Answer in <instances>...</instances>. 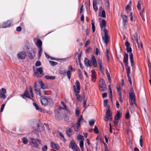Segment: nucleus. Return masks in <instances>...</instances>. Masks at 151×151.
Wrapping results in <instances>:
<instances>
[{
  "label": "nucleus",
  "instance_id": "52",
  "mask_svg": "<svg viewBox=\"0 0 151 151\" xmlns=\"http://www.w3.org/2000/svg\"><path fill=\"white\" fill-rule=\"evenodd\" d=\"M101 17L103 18H105L106 17L105 12L104 10H102L101 12Z\"/></svg>",
  "mask_w": 151,
  "mask_h": 151
},
{
  "label": "nucleus",
  "instance_id": "13",
  "mask_svg": "<svg viewBox=\"0 0 151 151\" xmlns=\"http://www.w3.org/2000/svg\"><path fill=\"white\" fill-rule=\"evenodd\" d=\"M26 55V53L24 51H21L17 54V58L19 59L24 58Z\"/></svg>",
  "mask_w": 151,
  "mask_h": 151
},
{
  "label": "nucleus",
  "instance_id": "3",
  "mask_svg": "<svg viewBox=\"0 0 151 151\" xmlns=\"http://www.w3.org/2000/svg\"><path fill=\"white\" fill-rule=\"evenodd\" d=\"M30 143L32 147L39 148V145L41 143V141L38 139L30 138Z\"/></svg>",
  "mask_w": 151,
  "mask_h": 151
},
{
  "label": "nucleus",
  "instance_id": "19",
  "mask_svg": "<svg viewBox=\"0 0 151 151\" xmlns=\"http://www.w3.org/2000/svg\"><path fill=\"white\" fill-rule=\"evenodd\" d=\"M97 62L99 66V68L100 70L101 71H104V70L103 68V65L102 61L100 58H98L97 59Z\"/></svg>",
  "mask_w": 151,
  "mask_h": 151
},
{
  "label": "nucleus",
  "instance_id": "57",
  "mask_svg": "<svg viewBox=\"0 0 151 151\" xmlns=\"http://www.w3.org/2000/svg\"><path fill=\"white\" fill-rule=\"evenodd\" d=\"M41 63L40 61H37L35 64V65L36 66H39L41 65Z\"/></svg>",
  "mask_w": 151,
  "mask_h": 151
},
{
  "label": "nucleus",
  "instance_id": "28",
  "mask_svg": "<svg viewBox=\"0 0 151 151\" xmlns=\"http://www.w3.org/2000/svg\"><path fill=\"white\" fill-rule=\"evenodd\" d=\"M145 12H144V8H143L141 12H140V15L142 19L144 21L145 20V18L144 17L143 14H144Z\"/></svg>",
  "mask_w": 151,
  "mask_h": 151
},
{
  "label": "nucleus",
  "instance_id": "48",
  "mask_svg": "<svg viewBox=\"0 0 151 151\" xmlns=\"http://www.w3.org/2000/svg\"><path fill=\"white\" fill-rule=\"evenodd\" d=\"M118 95L119 96V101H120V102H121L122 103V102H123V99L122 98V94H119Z\"/></svg>",
  "mask_w": 151,
  "mask_h": 151
},
{
  "label": "nucleus",
  "instance_id": "49",
  "mask_svg": "<svg viewBox=\"0 0 151 151\" xmlns=\"http://www.w3.org/2000/svg\"><path fill=\"white\" fill-rule=\"evenodd\" d=\"M33 106L35 107L37 110H39L40 109L35 103H33Z\"/></svg>",
  "mask_w": 151,
  "mask_h": 151
},
{
  "label": "nucleus",
  "instance_id": "46",
  "mask_svg": "<svg viewBox=\"0 0 151 151\" xmlns=\"http://www.w3.org/2000/svg\"><path fill=\"white\" fill-rule=\"evenodd\" d=\"M122 19L124 22L127 21V17L125 15H123L122 16Z\"/></svg>",
  "mask_w": 151,
  "mask_h": 151
},
{
  "label": "nucleus",
  "instance_id": "18",
  "mask_svg": "<svg viewBox=\"0 0 151 151\" xmlns=\"http://www.w3.org/2000/svg\"><path fill=\"white\" fill-rule=\"evenodd\" d=\"M106 21L104 19H102L101 20V23L100 24V26L101 30H102L103 29H106Z\"/></svg>",
  "mask_w": 151,
  "mask_h": 151
},
{
  "label": "nucleus",
  "instance_id": "22",
  "mask_svg": "<svg viewBox=\"0 0 151 151\" xmlns=\"http://www.w3.org/2000/svg\"><path fill=\"white\" fill-rule=\"evenodd\" d=\"M66 133L68 137H70L72 135V130L71 128L67 129L66 131Z\"/></svg>",
  "mask_w": 151,
  "mask_h": 151
},
{
  "label": "nucleus",
  "instance_id": "39",
  "mask_svg": "<svg viewBox=\"0 0 151 151\" xmlns=\"http://www.w3.org/2000/svg\"><path fill=\"white\" fill-rule=\"evenodd\" d=\"M39 48V50L38 51V58H40L41 56V54L42 53V48Z\"/></svg>",
  "mask_w": 151,
  "mask_h": 151
},
{
  "label": "nucleus",
  "instance_id": "12",
  "mask_svg": "<svg viewBox=\"0 0 151 151\" xmlns=\"http://www.w3.org/2000/svg\"><path fill=\"white\" fill-rule=\"evenodd\" d=\"M138 34L137 33H135L133 35V40L134 42L135 45L138 46L139 48V43H138Z\"/></svg>",
  "mask_w": 151,
  "mask_h": 151
},
{
  "label": "nucleus",
  "instance_id": "1",
  "mask_svg": "<svg viewBox=\"0 0 151 151\" xmlns=\"http://www.w3.org/2000/svg\"><path fill=\"white\" fill-rule=\"evenodd\" d=\"M39 83L41 86V88H42V89H35V91L36 93V94L39 95V96L45 95V91L44 89L46 88V85L42 81H40Z\"/></svg>",
  "mask_w": 151,
  "mask_h": 151
},
{
  "label": "nucleus",
  "instance_id": "56",
  "mask_svg": "<svg viewBox=\"0 0 151 151\" xmlns=\"http://www.w3.org/2000/svg\"><path fill=\"white\" fill-rule=\"evenodd\" d=\"M127 77L128 78V81L129 82L130 84V85H131L132 84V82L131 79L129 75H127Z\"/></svg>",
  "mask_w": 151,
  "mask_h": 151
},
{
  "label": "nucleus",
  "instance_id": "64",
  "mask_svg": "<svg viewBox=\"0 0 151 151\" xmlns=\"http://www.w3.org/2000/svg\"><path fill=\"white\" fill-rule=\"evenodd\" d=\"M105 6L106 7L108 8L109 6V1H105Z\"/></svg>",
  "mask_w": 151,
  "mask_h": 151
},
{
  "label": "nucleus",
  "instance_id": "7",
  "mask_svg": "<svg viewBox=\"0 0 151 151\" xmlns=\"http://www.w3.org/2000/svg\"><path fill=\"white\" fill-rule=\"evenodd\" d=\"M35 76L38 77H41L43 75V70L42 67L38 68L36 70L34 71Z\"/></svg>",
  "mask_w": 151,
  "mask_h": 151
},
{
  "label": "nucleus",
  "instance_id": "15",
  "mask_svg": "<svg viewBox=\"0 0 151 151\" xmlns=\"http://www.w3.org/2000/svg\"><path fill=\"white\" fill-rule=\"evenodd\" d=\"M55 117L57 120L58 121L61 120L63 119V117L59 111L56 110L55 111Z\"/></svg>",
  "mask_w": 151,
  "mask_h": 151
},
{
  "label": "nucleus",
  "instance_id": "31",
  "mask_svg": "<svg viewBox=\"0 0 151 151\" xmlns=\"http://www.w3.org/2000/svg\"><path fill=\"white\" fill-rule=\"evenodd\" d=\"M109 51L107 49V48L106 49V56L107 58V59H106V60L107 61V62H109V60H110V59H109Z\"/></svg>",
  "mask_w": 151,
  "mask_h": 151
},
{
  "label": "nucleus",
  "instance_id": "6",
  "mask_svg": "<svg viewBox=\"0 0 151 151\" xmlns=\"http://www.w3.org/2000/svg\"><path fill=\"white\" fill-rule=\"evenodd\" d=\"M104 35L102 36V39L104 43L107 45L108 43L109 37L107 30L104 29Z\"/></svg>",
  "mask_w": 151,
  "mask_h": 151
},
{
  "label": "nucleus",
  "instance_id": "9",
  "mask_svg": "<svg viewBox=\"0 0 151 151\" xmlns=\"http://www.w3.org/2000/svg\"><path fill=\"white\" fill-rule=\"evenodd\" d=\"M40 96L41 97L40 99L42 105L44 106H45L47 105L48 102V99L45 97L44 96L42 95Z\"/></svg>",
  "mask_w": 151,
  "mask_h": 151
},
{
  "label": "nucleus",
  "instance_id": "11",
  "mask_svg": "<svg viewBox=\"0 0 151 151\" xmlns=\"http://www.w3.org/2000/svg\"><path fill=\"white\" fill-rule=\"evenodd\" d=\"M13 23L10 20H8L6 22L3 23L2 24V27L3 28H6L12 26Z\"/></svg>",
  "mask_w": 151,
  "mask_h": 151
},
{
  "label": "nucleus",
  "instance_id": "45",
  "mask_svg": "<svg viewBox=\"0 0 151 151\" xmlns=\"http://www.w3.org/2000/svg\"><path fill=\"white\" fill-rule=\"evenodd\" d=\"M116 89L117 90V92L118 93V95L122 94L121 92V89L120 88L119 86L118 87H117L116 88Z\"/></svg>",
  "mask_w": 151,
  "mask_h": 151
},
{
  "label": "nucleus",
  "instance_id": "60",
  "mask_svg": "<svg viewBox=\"0 0 151 151\" xmlns=\"http://www.w3.org/2000/svg\"><path fill=\"white\" fill-rule=\"evenodd\" d=\"M5 106V104H3L2 105L1 108V110H0V112H1L3 111L4 109Z\"/></svg>",
  "mask_w": 151,
  "mask_h": 151
},
{
  "label": "nucleus",
  "instance_id": "30",
  "mask_svg": "<svg viewBox=\"0 0 151 151\" xmlns=\"http://www.w3.org/2000/svg\"><path fill=\"white\" fill-rule=\"evenodd\" d=\"M95 22L93 20H92L91 21V25H92V31L93 32H94L95 31V27L94 25Z\"/></svg>",
  "mask_w": 151,
  "mask_h": 151
},
{
  "label": "nucleus",
  "instance_id": "47",
  "mask_svg": "<svg viewBox=\"0 0 151 151\" xmlns=\"http://www.w3.org/2000/svg\"><path fill=\"white\" fill-rule=\"evenodd\" d=\"M108 103V100L107 99H105L104 101V105L105 106H107L108 107V106H109L107 105V103ZM108 109V107H107V109Z\"/></svg>",
  "mask_w": 151,
  "mask_h": 151
},
{
  "label": "nucleus",
  "instance_id": "32",
  "mask_svg": "<svg viewBox=\"0 0 151 151\" xmlns=\"http://www.w3.org/2000/svg\"><path fill=\"white\" fill-rule=\"evenodd\" d=\"M38 131L39 132L42 131L44 130V127L43 125H41L40 126L38 125Z\"/></svg>",
  "mask_w": 151,
  "mask_h": 151
},
{
  "label": "nucleus",
  "instance_id": "34",
  "mask_svg": "<svg viewBox=\"0 0 151 151\" xmlns=\"http://www.w3.org/2000/svg\"><path fill=\"white\" fill-rule=\"evenodd\" d=\"M22 142L24 144H27L28 142V139L25 137H23L22 138Z\"/></svg>",
  "mask_w": 151,
  "mask_h": 151
},
{
  "label": "nucleus",
  "instance_id": "62",
  "mask_svg": "<svg viewBox=\"0 0 151 151\" xmlns=\"http://www.w3.org/2000/svg\"><path fill=\"white\" fill-rule=\"evenodd\" d=\"M16 30L17 31L20 32L22 30V27L20 26H19L17 28Z\"/></svg>",
  "mask_w": 151,
  "mask_h": 151
},
{
  "label": "nucleus",
  "instance_id": "35",
  "mask_svg": "<svg viewBox=\"0 0 151 151\" xmlns=\"http://www.w3.org/2000/svg\"><path fill=\"white\" fill-rule=\"evenodd\" d=\"M76 146V144L75 142H71L69 145V147L72 149Z\"/></svg>",
  "mask_w": 151,
  "mask_h": 151
},
{
  "label": "nucleus",
  "instance_id": "43",
  "mask_svg": "<svg viewBox=\"0 0 151 151\" xmlns=\"http://www.w3.org/2000/svg\"><path fill=\"white\" fill-rule=\"evenodd\" d=\"M120 114L119 111H117V114L115 116V119H119L120 117Z\"/></svg>",
  "mask_w": 151,
  "mask_h": 151
},
{
  "label": "nucleus",
  "instance_id": "58",
  "mask_svg": "<svg viewBox=\"0 0 151 151\" xmlns=\"http://www.w3.org/2000/svg\"><path fill=\"white\" fill-rule=\"evenodd\" d=\"M110 85H111V84H110L108 88H109V93L110 94V97L111 98H112V91L111 90V88Z\"/></svg>",
  "mask_w": 151,
  "mask_h": 151
},
{
  "label": "nucleus",
  "instance_id": "24",
  "mask_svg": "<svg viewBox=\"0 0 151 151\" xmlns=\"http://www.w3.org/2000/svg\"><path fill=\"white\" fill-rule=\"evenodd\" d=\"M83 120V117L82 115H80L79 118L78 119L76 124L78 125V126H80L81 124V122H82V121Z\"/></svg>",
  "mask_w": 151,
  "mask_h": 151
},
{
  "label": "nucleus",
  "instance_id": "41",
  "mask_svg": "<svg viewBox=\"0 0 151 151\" xmlns=\"http://www.w3.org/2000/svg\"><path fill=\"white\" fill-rule=\"evenodd\" d=\"M79 145H80V147H81V149H82L83 148V140H81L80 141Z\"/></svg>",
  "mask_w": 151,
  "mask_h": 151
},
{
  "label": "nucleus",
  "instance_id": "44",
  "mask_svg": "<svg viewBox=\"0 0 151 151\" xmlns=\"http://www.w3.org/2000/svg\"><path fill=\"white\" fill-rule=\"evenodd\" d=\"M94 122L95 121L94 120H91L89 121V124L90 126H92L94 124Z\"/></svg>",
  "mask_w": 151,
  "mask_h": 151
},
{
  "label": "nucleus",
  "instance_id": "17",
  "mask_svg": "<svg viewBox=\"0 0 151 151\" xmlns=\"http://www.w3.org/2000/svg\"><path fill=\"white\" fill-rule=\"evenodd\" d=\"M84 62L85 65L87 67H88L92 65H91V64L92 63L91 59L88 60L87 58H85L84 59Z\"/></svg>",
  "mask_w": 151,
  "mask_h": 151
},
{
  "label": "nucleus",
  "instance_id": "29",
  "mask_svg": "<svg viewBox=\"0 0 151 151\" xmlns=\"http://www.w3.org/2000/svg\"><path fill=\"white\" fill-rule=\"evenodd\" d=\"M45 77L47 79H50L51 80H54L55 78V77L54 76H50L48 75L45 76Z\"/></svg>",
  "mask_w": 151,
  "mask_h": 151
},
{
  "label": "nucleus",
  "instance_id": "40",
  "mask_svg": "<svg viewBox=\"0 0 151 151\" xmlns=\"http://www.w3.org/2000/svg\"><path fill=\"white\" fill-rule=\"evenodd\" d=\"M66 73H67V75L68 76V78L70 79L71 76V71L68 70L67 72H66Z\"/></svg>",
  "mask_w": 151,
  "mask_h": 151
},
{
  "label": "nucleus",
  "instance_id": "4",
  "mask_svg": "<svg viewBox=\"0 0 151 151\" xmlns=\"http://www.w3.org/2000/svg\"><path fill=\"white\" fill-rule=\"evenodd\" d=\"M99 88L100 90L102 91H105L107 88L104 80L101 79L99 81Z\"/></svg>",
  "mask_w": 151,
  "mask_h": 151
},
{
  "label": "nucleus",
  "instance_id": "16",
  "mask_svg": "<svg viewBox=\"0 0 151 151\" xmlns=\"http://www.w3.org/2000/svg\"><path fill=\"white\" fill-rule=\"evenodd\" d=\"M91 57V60L92 63H91V65H93L95 67H96L97 65L96 59L94 55H92Z\"/></svg>",
  "mask_w": 151,
  "mask_h": 151
},
{
  "label": "nucleus",
  "instance_id": "27",
  "mask_svg": "<svg viewBox=\"0 0 151 151\" xmlns=\"http://www.w3.org/2000/svg\"><path fill=\"white\" fill-rule=\"evenodd\" d=\"M93 6L95 12H96L98 10V8L96 6V1H93Z\"/></svg>",
  "mask_w": 151,
  "mask_h": 151
},
{
  "label": "nucleus",
  "instance_id": "8",
  "mask_svg": "<svg viewBox=\"0 0 151 151\" xmlns=\"http://www.w3.org/2000/svg\"><path fill=\"white\" fill-rule=\"evenodd\" d=\"M132 51V49L131 47H127V52H130L129 53V59L131 64V66L132 67V68H133L134 63L133 59V54L131 52Z\"/></svg>",
  "mask_w": 151,
  "mask_h": 151
},
{
  "label": "nucleus",
  "instance_id": "23",
  "mask_svg": "<svg viewBox=\"0 0 151 151\" xmlns=\"http://www.w3.org/2000/svg\"><path fill=\"white\" fill-rule=\"evenodd\" d=\"M125 66L126 67L127 75H130V67L128 65V64L125 65Z\"/></svg>",
  "mask_w": 151,
  "mask_h": 151
},
{
  "label": "nucleus",
  "instance_id": "50",
  "mask_svg": "<svg viewBox=\"0 0 151 151\" xmlns=\"http://www.w3.org/2000/svg\"><path fill=\"white\" fill-rule=\"evenodd\" d=\"M72 149L74 151H79V148L76 146L74 147Z\"/></svg>",
  "mask_w": 151,
  "mask_h": 151
},
{
  "label": "nucleus",
  "instance_id": "59",
  "mask_svg": "<svg viewBox=\"0 0 151 151\" xmlns=\"http://www.w3.org/2000/svg\"><path fill=\"white\" fill-rule=\"evenodd\" d=\"M148 67L149 70L151 69V65L150 62L149 61H148L147 62Z\"/></svg>",
  "mask_w": 151,
  "mask_h": 151
},
{
  "label": "nucleus",
  "instance_id": "37",
  "mask_svg": "<svg viewBox=\"0 0 151 151\" xmlns=\"http://www.w3.org/2000/svg\"><path fill=\"white\" fill-rule=\"evenodd\" d=\"M49 63L51 65H52V66H55L58 64V63L57 62L52 61H49Z\"/></svg>",
  "mask_w": 151,
  "mask_h": 151
},
{
  "label": "nucleus",
  "instance_id": "36",
  "mask_svg": "<svg viewBox=\"0 0 151 151\" xmlns=\"http://www.w3.org/2000/svg\"><path fill=\"white\" fill-rule=\"evenodd\" d=\"M130 20L132 22H134L135 21L134 15L132 12L130 13Z\"/></svg>",
  "mask_w": 151,
  "mask_h": 151
},
{
  "label": "nucleus",
  "instance_id": "21",
  "mask_svg": "<svg viewBox=\"0 0 151 151\" xmlns=\"http://www.w3.org/2000/svg\"><path fill=\"white\" fill-rule=\"evenodd\" d=\"M128 55L126 53L124 54L123 59V62L125 64V65L128 64Z\"/></svg>",
  "mask_w": 151,
  "mask_h": 151
},
{
  "label": "nucleus",
  "instance_id": "51",
  "mask_svg": "<svg viewBox=\"0 0 151 151\" xmlns=\"http://www.w3.org/2000/svg\"><path fill=\"white\" fill-rule=\"evenodd\" d=\"M77 138L78 140H83L84 139L83 136L81 135H79L78 136Z\"/></svg>",
  "mask_w": 151,
  "mask_h": 151
},
{
  "label": "nucleus",
  "instance_id": "5",
  "mask_svg": "<svg viewBox=\"0 0 151 151\" xmlns=\"http://www.w3.org/2000/svg\"><path fill=\"white\" fill-rule=\"evenodd\" d=\"M110 106H108V109H107L106 111L105 116V119H104L105 121H107L109 119L110 121L112 120V114L110 111Z\"/></svg>",
  "mask_w": 151,
  "mask_h": 151
},
{
  "label": "nucleus",
  "instance_id": "10",
  "mask_svg": "<svg viewBox=\"0 0 151 151\" xmlns=\"http://www.w3.org/2000/svg\"><path fill=\"white\" fill-rule=\"evenodd\" d=\"M6 90L4 88H2L0 90V98L3 99L6 98V96L5 95L6 93Z\"/></svg>",
  "mask_w": 151,
  "mask_h": 151
},
{
  "label": "nucleus",
  "instance_id": "54",
  "mask_svg": "<svg viewBox=\"0 0 151 151\" xmlns=\"http://www.w3.org/2000/svg\"><path fill=\"white\" fill-rule=\"evenodd\" d=\"M142 136H141L140 138L139 139V143H140V146L141 147H142L143 146V140L142 138Z\"/></svg>",
  "mask_w": 151,
  "mask_h": 151
},
{
  "label": "nucleus",
  "instance_id": "55",
  "mask_svg": "<svg viewBox=\"0 0 151 151\" xmlns=\"http://www.w3.org/2000/svg\"><path fill=\"white\" fill-rule=\"evenodd\" d=\"M94 132L96 133H98V130L97 127L96 125L95 126V128L94 129Z\"/></svg>",
  "mask_w": 151,
  "mask_h": 151
},
{
  "label": "nucleus",
  "instance_id": "2",
  "mask_svg": "<svg viewBox=\"0 0 151 151\" xmlns=\"http://www.w3.org/2000/svg\"><path fill=\"white\" fill-rule=\"evenodd\" d=\"M129 96L130 99V105L131 106L134 105V107H137V104L136 102L135 94L133 88H131L129 93Z\"/></svg>",
  "mask_w": 151,
  "mask_h": 151
},
{
  "label": "nucleus",
  "instance_id": "33",
  "mask_svg": "<svg viewBox=\"0 0 151 151\" xmlns=\"http://www.w3.org/2000/svg\"><path fill=\"white\" fill-rule=\"evenodd\" d=\"M24 95L25 96V97L31 99L30 96L29 94L28 93V92L27 90H26L24 92Z\"/></svg>",
  "mask_w": 151,
  "mask_h": 151
},
{
  "label": "nucleus",
  "instance_id": "53",
  "mask_svg": "<svg viewBox=\"0 0 151 151\" xmlns=\"http://www.w3.org/2000/svg\"><path fill=\"white\" fill-rule=\"evenodd\" d=\"M59 134L60 137V139L62 140H63L65 139L64 137V135L62 134L61 132H59Z\"/></svg>",
  "mask_w": 151,
  "mask_h": 151
},
{
  "label": "nucleus",
  "instance_id": "20",
  "mask_svg": "<svg viewBox=\"0 0 151 151\" xmlns=\"http://www.w3.org/2000/svg\"><path fill=\"white\" fill-rule=\"evenodd\" d=\"M51 146L54 148L56 150H59L60 148L58 144H55L53 142H51L50 143Z\"/></svg>",
  "mask_w": 151,
  "mask_h": 151
},
{
  "label": "nucleus",
  "instance_id": "42",
  "mask_svg": "<svg viewBox=\"0 0 151 151\" xmlns=\"http://www.w3.org/2000/svg\"><path fill=\"white\" fill-rule=\"evenodd\" d=\"M95 52L96 55H100V52L99 50L97 48L95 50Z\"/></svg>",
  "mask_w": 151,
  "mask_h": 151
},
{
  "label": "nucleus",
  "instance_id": "63",
  "mask_svg": "<svg viewBox=\"0 0 151 151\" xmlns=\"http://www.w3.org/2000/svg\"><path fill=\"white\" fill-rule=\"evenodd\" d=\"M125 45L126 47H129L130 46V43H129L127 41L126 42H125Z\"/></svg>",
  "mask_w": 151,
  "mask_h": 151
},
{
  "label": "nucleus",
  "instance_id": "26",
  "mask_svg": "<svg viewBox=\"0 0 151 151\" xmlns=\"http://www.w3.org/2000/svg\"><path fill=\"white\" fill-rule=\"evenodd\" d=\"M80 126H78L76 124H74L73 125L71 126V127H73L74 128V130L76 132H78L79 130V127Z\"/></svg>",
  "mask_w": 151,
  "mask_h": 151
},
{
  "label": "nucleus",
  "instance_id": "38",
  "mask_svg": "<svg viewBox=\"0 0 151 151\" xmlns=\"http://www.w3.org/2000/svg\"><path fill=\"white\" fill-rule=\"evenodd\" d=\"M130 6H129V5H127L126 6V10L128 12H129L131 11V8Z\"/></svg>",
  "mask_w": 151,
  "mask_h": 151
},
{
  "label": "nucleus",
  "instance_id": "14",
  "mask_svg": "<svg viewBox=\"0 0 151 151\" xmlns=\"http://www.w3.org/2000/svg\"><path fill=\"white\" fill-rule=\"evenodd\" d=\"M75 84L76 86V88H75L74 89V92L77 93H78L80 92V84L78 80L76 81Z\"/></svg>",
  "mask_w": 151,
  "mask_h": 151
},
{
  "label": "nucleus",
  "instance_id": "25",
  "mask_svg": "<svg viewBox=\"0 0 151 151\" xmlns=\"http://www.w3.org/2000/svg\"><path fill=\"white\" fill-rule=\"evenodd\" d=\"M42 42L40 40H37V42L36 45L39 48H42Z\"/></svg>",
  "mask_w": 151,
  "mask_h": 151
},
{
  "label": "nucleus",
  "instance_id": "61",
  "mask_svg": "<svg viewBox=\"0 0 151 151\" xmlns=\"http://www.w3.org/2000/svg\"><path fill=\"white\" fill-rule=\"evenodd\" d=\"M47 147L46 145H45L42 149V150L43 151H46L47 150Z\"/></svg>",
  "mask_w": 151,
  "mask_h": 151
}]
</instances>
